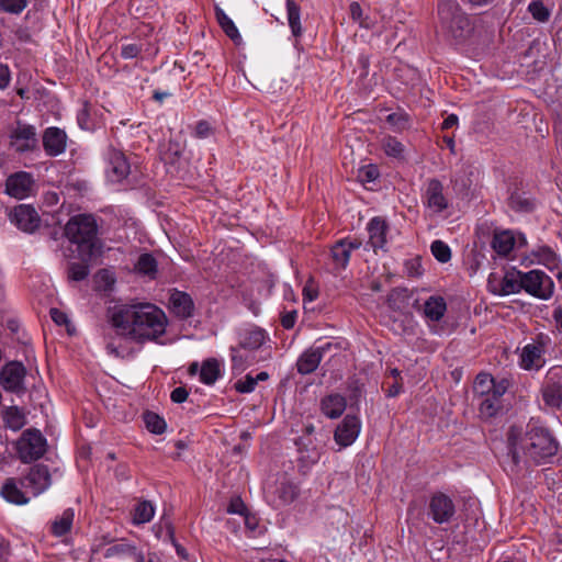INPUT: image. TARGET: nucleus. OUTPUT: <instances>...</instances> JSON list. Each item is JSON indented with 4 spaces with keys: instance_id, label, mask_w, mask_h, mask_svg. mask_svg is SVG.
Wrapping results in <instances>:
<instances>
[{
    "instance_id": "nucleus-1",
    "label": "nucleus",
    "mask_w": 562,
    "mask_h": 562,
    "mask_svg": "<svg viewBox=\"0 0 562 562\" xmlns=\"http://www.w3.org/2000/svg\"><path fill=\"white\" fill-rule=\"evenodd\" d=\"M110 324L116 335L137 344L158 342L165 335L168 318L165 312L151 303L121 305L110 312Z\"/></svg>"
},
{
    "instance_id": "nucleus-2",
    "label": "nucleus",
    "mask_w": 562,
    "mask_h": 562,
    "mask_svg": "<svg viewBox=\"0 0 562 562\" xmlns=\"http://www.w3.org/2000/svg\"><path fill=\"white\" fill-rule=\"evenodd\" d=\"M508 448L515 464L519 462L520 452L536 463H542L555 456L558 442L542 426L513 424L508 430Z\"/></svg>"
},
{
    "instance_id": "nucleus-3",
    "label": "nucleus",
    "mask_w": 562,
    "mask_h": 562,
    "mask_svg": "<svg viewBox=\"0 0 562 562\" xmlns=\"http://www.w3.org/2000/svg\"><path fill=\"white\" fill-rule=\"evenodd\" d=\"M68 250L72 258L93 259L100 254L101 241L98 237V223L91 214L72 216L65 226Z\"/></svg>"
},
{
    "instance_id": "nucleus-4",
    "label": "nucleus",
    "mask_w": 562,
    "mask_h": 562,
    "mask_svg": "<svg viewBox=\"0 0 562 562\" xmlns=\"http://www.w3.org/2000/svg\"><path fill=\"white\" fill-rule=\"evenodd\" d=\"M438 16L440 32L450 44L465 43L474 31L469 14L456 0H441L438 4Z\"/></svg>"
},
{
    "instance_id": "nucleus-5",
    "label": "nucleus",
    "mask_w": 562,
    "mask_h": 562,
    "mask_svg": "<svg viewBox=\"0 0 562 562\" xmlns=\"http://www.w3.org/2000/svg\"><path fill=\"white\" fill-rule=\"evenodd\" d=\"M543 409L551 412L559 420L562 416V368H551L541 386Z\"/></svg>"
},
{
    "instance_id": "nucleus-6",
    "label": "nucleus",
    "mask_w": 562,
    "mask_h": 562,
    "mask_svg": "<svg viewBox=\"0 0 562 562\" xmlns=\"http://www.w3.org/2000/svg\"><path fill=\"white\" fill-rule=\"evenodd\" d=\"M47 448L46 438L37 429H27L16 441V450L22 462L29 463L43 457Z\"/></svg>"
},
{
    "instance_id": "nucleus-7",
    "label": "nucleus",
    "mask_w": 562,
    "mask_h": 562,
    "mask_svg": "<svg viewBox=\"0 0 562 562\" xmlns=\"http://www.w3.org/2000/svg\"><path fill=\"white\" fill-rule=\"evenodd\" d=\"M26 368L21 361H9L0 370V386L10 393L22 396L26 393Z\"/></svg>"
},
{
    "instance_id": "nucleus-8",
    "label": "nucleus",
    "mask_w": 562,
    "mask_h": 562,
    "mask_svg": "<svg viewBox=\"0 0 562 562\" xmlns=\"http://www.w3.org/2000/svg\"><path fill=\"white\" fill-rule=\"evenodd\" d=\"M521 276L525 292L540 300H548L552 296L554 283L546 272L535 269L522 272Z\"/></svg>"
},
{
    "instance_id": "nucleus-9",
    "label": "nucleus",
    "mask_w": 562,
    "mask_h": 562,
    "mask_svg": "<svg viewBox=\"0 0 562 562\" xmlns=\"http://www.w3.org/2000/svg\"><path fill=\"white\" fill-rule=\"evenodd\" d=\"M550 338L548 335L539 334L532 344H527L521 349L519 366L524 370H540L544 364L543 355Z\"/></svg>"
},
{
    "instance_id": "nucleus-10",
    "label": "nucleus",
    "mask_w": 562,
    "mask_h": 562,
    "mask_svg": "<svg viewBox=\"0 0 562 562\" xmlns=\"http://www.w3.org/2000/svg\"><path fill=\"white\" fill-rule=\"evenodd\" d=\"M359 239L342 238L337 240L330 248V265L334 273H340L349 265L350 256L353 250L361 247Z\"/></svg>"
},
{
    "instance_id": "nucleus-11",
    "label": "nucleus",
    "mask_w": 562,
    "mask_h": 562,
    "mask_svg": "<svg viewBox=\"0 0 562 562\" xmlns=\"http://www.w3.org/2000/svg\"><path fill=\"white\" fill-rule=\"evenodd\" d=\"M10 147L19 154L30 153L36 148V128L34 125L16 122V127L10 132Z\"/></svg>"
},
{
    "instance_id": "nucleus-12",
    "label": "nucleus",
    "mask_w": 562,
    "mask_h": 562,
    "mask_svg": "<svg viewBox=\"0 0 562 562\" xmlns=\"http://www.w3.org/2000/svg\"><path fill=\"white\" fill-rule=\"evenodd\" d=\"M299 487L286 479H281L274 485H269L266 490V498L274 507H281L291 504L299 496Z\"/></svg>"
},
{
    "instance_id": "nucleus-13",
    "label": "nucleus",
    "mask_w": 562,
    "mask_h": 562,
    "mask_svg": "<svg viewBox=\"0 0 562 562\" xmlns=\"http://www.w3.org/2000/svg\"><path fill=\"white\" fill-rule=\"evenodd\" d=\"M331 342L313 345L305 349L296 360V370L301 375H307L316 371L324 356L331 349Z\"/></svg>"
},
{
    "instance_id": "nucleus-14",
    "label": "nucleus",
    "mask_w": 562,
    "mask_h": 562,
    "mask_svg": "<svg viewBox=\"0 0 562 562\" xmlns=\"http://www.w3.org/2000/svg\"><path fill=\"white\" fill-rule=\"evenodd\" d=\"M10 222L24 233H34L41 224L37 211L30 204H19L9 212Z\"/></svg>"
},
{
    "instance_id": "nucleus-15",
    "label": "nucleus",
    "mask_w": 562,
    "mask_h": 562,
    "mask_svg": "<svg viewBox=\"0 0 562 562\" xmlns=\"http://www.w3.org/2000/svg\"><path fill=\"white\" fill-rule=\"evenodd\" d=\"M52 485V476L47 465L36 464L21 480V486L33 496H38Z\"/></svg>"
},
{
    "instance_id": "nucleus-16",
    "label": "nucleus",
    "mask_w": 562,
    "mask_h": 562,
    "mask_svg": "<svg viewBox=\"0 0 562 562\" xmlns=\"http://www.w3.org/2000/svg\"><path fill=\"white\" fill-rule=\"evenodd\" d=\"M509 382L507 379L498 380L496 389L487 394L479 397V412L482 416L492 418L497 417L503 411V395L508 389Z\"/></svg>"
},
{
    "instance_id": "nucleus-17",
    "label": "nucleus",
    "mask_w": 562,
    "mask_h": 562,
    "mask_svg": "<svg viewBox=\"0 0 562 562\" xmlns=\"http://www.w3.org/2000/svg\"><path fill=\"white\" fill-rule=\"evenodd\" d=\"M456 514V506L450 496L445 493H435L428 504V515L436 524L449 522Z\"/></svg>"
},
{
    "instance_id": "nucleus-18",
    "label": "nucleus",
    "mask_w": 562,
    "mask_h": 562,
    "mask_svg": "<svg viewBox=\"0 0 562 562\" xmlns=\"http://www.w3.org/2000/svg\"><path fill=\"white\" fill-rule=\"evenodd\" d=\"M237 341L244 350L255 351L269 342L270 336L265 328L247 324L237 331Z\"/></svg>"
},
{
    "instance_id": "nucleus-19",
    "label": "nucleus",
    "mask_w": 562,
    "mask_h": 562,
    "mask_svg": "<svg viewBox=\"0 0 562 562\" xmlns=\"http://www.w3.org/2000/svg\"><path fill=\"white\" fill-rule=\"evenodd\" d=\"M423 203L434 213H441L448 209L449 202L443 194V184L437 178L428 179L423 193Z\"/></svg>"
},
{
    "instance_id": "nucleus-20",
    "label": "nucleus",
    "mask_w": 562,
    "mask_h": 562,
    "mask_svg": "<svg viewBox=\"0 0 562 562\" xmlns=\"http://www.w3.org/2000/svg\"><path fill=\"white\" fill-rule=\"evenodd\" d=\"M507 205L516 213H531L536 209V199L522 182H516L508 188Z\"/></svg>"
},
{
    "instance_id": "nucleus-21",
    "label": "nucleus",
    "mask_w": 562,
    "mask_h": 562,
    "mask_svg": "<svg viewBox=\"0 0 562 562\" xmlns=\"http://www.w3.org/2000/svg\"><path fill=\"white\" fill-rule=\"evenodd\" d=\"M105 172L109 181L113 183H121L126 180L131 172L126 156L120 150L111 149L108 154Z\"/></svg>"
},
{
    "instance_id": "nucleus-22",
    "label": "nucleus",
    "mask_w": 562,
    "mask_h": 562,
    "mask_svg": "<svg viewBox=\"0 0 562 562\" xmlns=\"http://www.w3.org/2000/svg\"><path fill=\"white\" fill-rule=\"evenodd\" d=\"M33 186V176L26 171H19L8 177L5 193L15 199H25L30 195Z\"/></svg>"
},
{
    "instance_id": "nucleus-23",
    "label": "nucleus",
    "mask_w": 562,
    "mask_h": 562,
    "mask_svg": "<svg viewBox=\"0 0 562 562\" xmlns=\"http://www.w3.org/2000/svg\"><path fill=\"white\" fill-rule=\"evenodd\" d=\"M169 308L177 318L188 319L193 316L195 305L189 293L172 289L169 295Z\"/></svg>"
},
{
    "instance_id": "nucleus-24",
    "label": "nucleus",
    "mask_w": 562,
    "mask_h": 562,
    "mask_svg": "<svg viewBox=\"0 0 562 562\" xmlns=\"http://www.w3.org/2000/svg\"><path fill=\"white\" fill-rule=\"evenodd\" d=\"M389 223L381 216L372 217L367 224V232L369 234L368 245L374 252L378 250L386 251L389 232Z\"/></svg>"
},
{
    "instance_id": "nucleus-25",
    "label": "nucleus",
    "mask_w": 562,
    "mask_h": 562,
    "mask_svg": "<svg viewBox=\"0 0 562 562\" xmlns=\"http://www.w3.org/2000/svg\"><path fill=\"white\" fill-rule=\"evenodd\" d=\"M67 138V134L64 130L56 126L47 127L42 137L43 148L46 155L49 157H57L65 153Z\"/></svg>"
},
{
    "instance_id": "nucleus-26",
    "label": "nucleus",
    "mask_w": 562,
    "mask_h": 562,
    "mask_svg": "<svg viewBox=\"0 0 562 562\" xmlns=\"http://www.w3.org/2000/svg\"><path fill=\"white\" fill-rule=\"evenodd\" d=\"M422 312L428 324L439 323L447 312V302L440 295H431L424 302Z\"/></svg>"
},
{
    "instance_id": "nucleus-27",
    "label": "nucleus",
    "mask_w": 562,
    "mask_h": 562,
    "mask_svg": "<svg viewBox=\"0 0 562 562\" xmlns=\"http://www.w3.org/2000/svg\"><path fill=\"white\" fill-rule=\"evenodd\" d=\"M516 245V234L512 229H495L491 246L498 256H508Z\"/></svg>"
},
{
    "instance_id": "nucleus-28",
    "label": "nucleus",
    "mask_w": 562,
    "mask_h": 562,
    "mask_svg": "<svg viewBox=\"0 0 562 562\" xmlns=\"http://www.w3.org/2000/svg\"><path fill=\"white\" fill-rule=\"evenodd\" d=\"M346 406V397L338 393L329 394L321 402L323 414L330 419L340 417L345 412Z\"/></svg>"
},
{
    "instance_id": "nucleus-29",
    "label": "nucleus",
    "mask_w": 562,
    "mask_h": 562,
    "mask_svg": "<svg viewBox=\"0 0 562 562\" xmlns=\"http://www.w3.org/2000/svg\"><path fill=\"white\" fill-rule=\"evenodd\" d=\"M0 493L5 501L15 505H25L30 501L26 494L18 486V481L14 477L5 479Z\"/></svg>"
},
{
    "instance_id": "nucleus-30",
    "label": "nucleus",
    "mask_w": 562,
    "mask_h": 562,
    "mask_svg": "<svg viewBox=\"0 0 562 562\" xmlns=\"http://www.w3.org/2000/svg\"><path fill=\"white\" fill-rule=\"evenodd\" d=\"M521 274V271L506 272L499 283V289L494 293L499 296L519 293L522 290Z\"/></svg>"
},
{
    "instance_id": "nucleus-31",
    "label": "nucleus",
    "mask_w": 562,
    "mask_h": 562,
    "mask_svg": "<svg viewBox=\"0 0 562 562\" xmlns=\"http://www.w3.org/2000/svg\"><path fill=\"white\" fill-rule=\"evenodd\" d=\"M360 424H338L334 431V439L340 448L350 446L359 436Z\"/></svg>"
},
{
    "instance_id": "nucleus-32",
    "label": "nucleus",
    "mask_w": 562,
    "mask_h": 562,
    "mask_svg": "<svg viewBox=\"0 0 562 562\" xmlns=\"http://www.w3.org/2000/svg\"><path fill=\"white\" fill-rule=\"evenodd\" d=\"M222 378L221 362L215 358L204 360L200 368V381L206 385H213Z\"/></svg>"
},
{
    "instance_id": "nucleus-33",
    "label": "nucleus",
    "mask_w": 562,
    "mask_h": 562,
    "mask_svg": "<svg viewBox=\"0 0 562 562\" xmlns=\"http://www.w3.org/2000/svg\"><path fill=\"white\" fill-rule=\"evenodd\" d=\"M114 557H128L140 560L142 551L134 543L123 539L121 542L109 547L104 552V558L106 559Z\"/></svg>"
},
{
    "instance_id": "nucleus-34",
    "label": "nucleus",
    "mask_w": 562,
    "mask_h": 562,
    "mask_svg": "<svg viewBox=\"0 0 562 562\" xmlns=\"http://www.w3.org/2000/svg\"><path fill=\"white\" fill-rule=\"evenodd\" d=\"M215 16L225 35L235 44H239L241 42V35L234 21L220 7H215Z\"/></svg>"
},
{
    "instance_id": "nucleus-35",
    "label": "nucleus",
    "mask_w": 562,
    "mask_h": 562,
    "mask_svg": "<svg viewBox=\"0 0 562 562\" xmlns=\"http://www.w3.org/2000/svg\"><path fill=\"white\" fill-rule=\"evenodd\" d=\"M288 24L292 35L299 38L303 34L301 24V8L295 0H285Z\"/></svg>"
},
{
    "instance_id": "nucleus-36",
    "label": "nucleus",
    "mask_w": 562,
    "mask_h": 562,
    "mask_svg": "<svg viewBox=\"0 0 562 562\" xmlns=\"http://www.w3.org/2000/svg\"><path fill=\"white\" fill-rule=\"evenodd\" d=\"M532 255L536 257L538 263L543 265L550 270L558 268L561 261L560 256L547 245L538 246L532 251Z\"/></svg>"
},
{
    "instance_id": "nucleus-37",
    "label": "nucleus",
    "mask_w": 562,
    "mask_h": 562,
    "mask_svg": "<svg viewBox=\"0 0 562 562\" xmlns=\"http://www.w3.org/2000/svg\"><path fill=\"white\" fill-rule=\"evenodd\" d=\"M497 385L498 381L495 380L491 373L480 372L475 376L473 391L479 397H481L492 393Z\"/></svg>"
},
{
    "instance_id": "nucleus-38",
    "label": "nucleus",
    "mask_w": 562,
    "mask_h": 562,
    "mask_svg": "<svg viewBox=\"0 0 562 562\" xmlns=\"http://www.w3.org/2000/svg\"><path fill=\"white\" fill-rule=\"evenodd\" d=\"M135 270L139 274L155 279L158 271V262L151 254L145 252L138 257L135 265Z\"/></svg>"
},
{
    "instance_id": "nucleus-39",
    "label": "nucleus",
    "mask_w": 562,
    "mask_h": 562,
    "mask_svg": "<svg viewBox=\"0 0 562 562\" xmlns=\"http://www.w3.org/2000/svg\"><path fill=\"white\" fill-rule=\"evenodd\" d=\"M382 149L387 157L404 159L405 146L395 136H385L382 139Z\"/></svg>"
},
{
    "instance_id": "nucleus-40",
    "label": "nucleus",
    "mask_w": 562,
    "mask_h": 562,
    "mask_svg": "<svg viewBox=\"0 0 562 562\" xmlns=\"http://www.w3.org/2000/svg\"><path fill=\"white\" fill-rule=\"evenodd\" d=\"M75 513L71 508L64 510L60 517L56 518L52 524V532L61 537L70 531L72 521H74Z\"/></svg>"
},
{
    "instance_id": "nucleus-41",
    "label": "nucleus",
    "mask_w": 562,
    "mask_h": 562,
    "mask_svg": "<svg viewBox=\"0 0 562 562\" xmlns=\"http://www.w3.org/2000/svg\"><path fill=\"white\" fill-rule=\"evenodd\" d=\"M191 136L195 139H206L216 133L214 123L210 120H199L190 126Z\"/></svg>"
},
{
    "instance_id": "nucleus-42",
    "label": "nucleus",
    "mask_w": 562,
    "mask_h": 562,
    "mask_svg": "<svg viewBox=\"0 0 562 562\" xmlns=\"http://www.w3.org/2000/svg\"><path fill=\"white\" fill-rule=\"evenodd\" d=\"M155 508L149 501L139 502L133 513V524L142 525L150 521L154 517Z\"/></svg>"
},
{
    "instance_id": "nucleus-43",
    "label": "nucleus",
    "mask_w": 562,
    "mask_h": 562,
    "mask_svg": "<svg viewBox=\"0 0 562 562\" xmlns=\"http://www.w3.org/2000/svg\"><path fill=\"white\" fill-rule=\"evenodd\" d=\"M527 11L531 14L532 19L539 23L549 22L552 14V10L547 7L542 0L530 1Z\"/></svg>"
},
{
    "instance_id": "nucleus-44",
    "label": "nucleus",
    "mask_w": 562,
    "mask_h": 562,
    "mask_svg": "<svg viewBox=\"0 0 562 562\" xmlns=\"http://www.w3.org/2000/svg\"><path fill=\"white\" fill-rule=\"evenodd\" d=\"M385 121L394 132L402 133L405 130H408L411 117L404 110H398L390 113Z\"/></svg>"
},
{
    "instance_id": "nucleus-45",
    "label": "nucleus",
    "mask_w": 562,
    "mask_h": 562,
    "mask_svg": "<svg viewBox=\"0 0 562 562\" xmlns=\"http://www.w3.org/2000/svg\"><path fill=\"white\" fill-rule=\"evenodd\" d=\"M408 299V290L406 288H394L386 297V304L392 311H401Z\"/></svg>"
},
{
    "instance_id": "nucleus-46",
    "label": "nucleus",
    "mask_w": 562,
    "mask_h": 562,
    "mask_svg": "<svg viewBox=\"0 0 562 562\" xmlns=\"http://www.w3.org/2000/svg\"><path fill=\"white\" fill-rule=\"evenodd\" d=\"M79 262H70L68 266V278L72 281H82L85 280L89 273V263L92 259L83 260L82 258H78Z\"/></svg>"
},
{
    "instance_id": "nucleus-47",
    "label": "nucleus",
    "mask_w": 562,
    "mask_h": 562,
    "mask_svg": "<svg viewBox=\"0 0 562 562\" xmlns=\"http://www.w3.org/2000/svg\"><path fill=\"white\" fill-rule=\"evenodd\" d=\"M186 145L179 138H169L167 143V148L165 150L166 161L169 164H176L183 155Z\"/></svg>"
},
{
    "instance_id": "nucleus-48",
    "label": "nucleus",
    "mask_w": 562,
    "mask_h": 562,
    "mask_svg": "<svg viewBox=\"0 0 562 562\" xmlns=\"http://www.w3.org/2000/svg\"><path fill=\"white\" fill-rule=\"evenodd\" d=\"M77 123L81 130L93 131L94 122L91 117V104L89 101H85L82 108L77 113Z\"/></svg>"
},
{
    "instance_id": "nucleus-49",
    "label": "nucleus",
    "mask_w": 562,
    "mask_h": 562,
    "mask_svg": "<svg viewBox=\"0 0 562 562\" xmlns=\"http://www.w3.org/2000/svg\"><path fill=\"white\" fill-rule=\"evenodd\" d=\"M432 256L441 263H446L451 259V249L445 241L437 239L430 245Z\"/></svg>"
},
{
    "instance_id": "nucleus-50",
    "label": "nucleus",
    "mask_w": 562,
    "mask_h": 562,
    "mask_svg": "<svg viewBox=\"0 0 562 562\" xmlns=\"http://www.w3.org/2000/svg\"><path fill=\"white\" fill-rule=\"evenodd\" d=\"M349 12H350L351 19L355 22H357L360 27L369 30L373 26L372 21L370 20V18L368 15L363 14V10L358 2L353 1L350 3Z\"/></svg>"
},
{
    "instance_id": "nucleus-51",
    "label": "nucleus",
    "mask_w": 562,
    "mask_h": 562,
    "mask_svg": "<svg viewBox=\"0 0 562 562\" xmlns=\"http://www.w3.org/2000/svg\"><path fill=\"white\" fill-rule=\"evenodd\" d=\"M29 0H0V11L20 15L27 7Z\"/></svg>"
},
{
    "instance_id": "nucleus-52",
    "label": "nucleus",
    "mask_w": 562,
    "mask_h": 562,
    "mask_svg": "<svg viewBox=\"0 0 562 562\" xmlns=\"http://www.w3.org/2000/svg\"><path fill=\"white\" fill-rule=\"evenodd\" d=\"M243 348L240 346H231L229 347V356L232 361V370L233 371H244L247 367V356L241 352Z\"/></svg>"
},
{
    "instance_id": "nucleus-53",
    "label": "nucleus",
    "mask_w": 562,
    "mask_h": 562,
    "mask_svg": "<svg viewBox=\"0 0 562 562\" xmlns=\"http://www.w3.org/2000/svg\"><path fill=\"white\" fill-rule=\"evenodd\" d=\"M380 177V170L375 165H367L359 169L358 178L363 183L374 182Z\"/></svg>"
},
{
    "instance_id": "nucleus-54",
    "label": "nucleus",
    "mask_w": 562,
    "mask_h": 562,
    "mask_svg": "<svg viewBox=\"0 0 562 562\" xmlns=\"http://www.w3.org/2000/svg\"><path fill=\"white\" fill-rule=\"evenodd\" d=\"M2 422H19L24 419L23 409L19 406H8L1 411Z\"/></svg>"
},
{
    "instance_id": "nucleus-55",
    "label": "nucleus",
    "mask_w": 562,
    "mask_h": 562,
    "mask_svg": "<svg viewBox=\"0 0 562 562\" xmlns=\"http://www.w3.org/2000/svg\"><path fill=\"white\" fill-rule=\"evenodd\" d=\"M143 46L136 43L123 44L121 47V57L123 59H133L142 53Z\"/></svg>"
},
{
    "instance_id": "nucleus-56",
    "label": "nucleus",
    "mask_w": 562,
    "mask_h": 562,
    "mask_svg": "<svg viewBox=\"0 0 562 562\" xmlns=\"http://www.w3.org/2000/svg\"><path fill=\"white\" fill-rule=\"evenodd\" d=\"M256 385L254 376L251 374H247L244 379L238 380L235 383V390L243 394L250 393L255 390Z\"/></svg>"
},
{
    "instance_id": "nucleus-57",
    "label": "nucleus",
    "mask_w": 562,
    "mask_h": 562,
    "mask_svg": "<svg viewBox=\"0 0 562 562\" xmlns=\"http://www.w3.org/2000/svg\"><path fill=\"white\" fill-rule=\"evenodd\" d=\"M348 396L351 404H358L362 396V387L358 381H351L348 383Z\"/></svg>"
},
{
    "instance_id": "nucleus-58",
    "label": "nucleus",
    "mask_w": 562,
    "mask_h": 562,
    "mask_svg": "<svg viewBox=\"0 0 562 562\" xmlns=\"http://www.w3.org/2000/svg\"><path fill=\"white\" fill-rule=\"evenodd\" d=\"M296 318H297L296 311L284 312V313H282L281 318H280L281 326L288 330L292 329L296 323Z\"/></svg>"
},
{
    "instance_id": "nucleus-59",
    "label": "nucleus",
    "mask_w": 562,
    "mask_h": 562,
    "mask_svg": "<svg viewBox=\"0 0 562 562\" xmlns=\"http://www.w3.org/2000/svg\"><path fill=\"white\" fill-rule=\"evenodd\" d=\"M49 315H50V318L53 319V322L58 326H63V325L69 326L70 325L67 314L56 307L50 308Z\"/></svg>"
},
{
    "instance_id": "nucleus-60",
    "label": "nucleus",
    "mask_w": 562,
    "mask_h": 562,
    "mask_svg": "<svg viewBox=\"0 0 562 562\" xmlns=\"http://www.w3.org/2000/svg\"><path fill=\"white\" fill-rule=\"evenodd\" d=\"M227 512L231 514H239L240 516H243L247 513V508L239 497H234L231 499Z\"/></svg>"
},
{
    "instance_id": "nucleus-61",
    "label": "nucleus",
    "mask_w": 562,
    "mask_h": 562,
    "mask_svg": "<svg viewBox=\"0 0 562 562\" xmlns=\"http://www.w3.org/2000/svg\"><path fill=\"white\" fill-rule=\"evenodd\" d=\"M188 396L189 392L184 386L175 387L170 393V400L178 404L186 402Z\"/></svg>"
},
{
    "instance_id": "nucleus-62",
    "label": "nucleus",
    "mask_w": 562,
    "mask_h": 562,
    "mask_svg": "<svg viewBox=\"0 0 562 562\" xmlns=\"http://www.w3.org/2000/svg\"><path fill=\"white\" fill-rule=\"evenodd\" d=\"M11 81V71L8 65L0 63V90L9 87Z\"/></svg>"
},
{
    "instance_id": "nucleus-63",
    "label": "nucleus",
    "mask_w": 562,
    "mask_h": 562,
    "mask_svg": "<svg viewBox=\"0 0 562 562\" xmlns=\"http://www.w3.org/2000/svg\"><path fill=\"white\" fill-rule=\"evenodd\" d=\"M105 340H106L105 349L109 355H114L116 357L122 355V344L121 342L116 344L111 335H106Z\"/></svg>"
},
{
    "instance_id": "nucleus-64",
    "label": "nucleus",
    "mask_w": 562,
    "mask_h": 562,
    "mask_svg": "<svg viewBox=\"0 0 562 562\" xmlns=\"http://www.w3.org/2000/svg\"><path fill=\"white\" fill-rule=\"evenodd\" d=\"M554 133L557 135L558 140L562 145V102L559 104V109L557 111V119L554 122Z\"/></svg>"
}]
</instances>
